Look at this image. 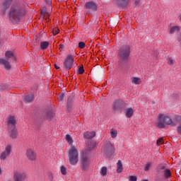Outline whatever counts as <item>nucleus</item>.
I'll list each match as a JSON object with an SVG mask.
<instances>
[{
  "mask_svg": "<svg viewBox=\"0 0 181 181\" xmlns=\"http://www.w3.org/2000/svg\"><path fill=\"white\" fill-rule=\"evenodd\" d=\"M65 139L71 146L68 151L69 162L70 165L74 166L78 163V150H77V147L73 146V138H71L70 134H66L65 136Z\"/></svg>",
  "mask_w": 181,
  "mask_h": 181,
  "instance_id": "1",
  "label": "nucleus"
},
{
  "mask_svg": "<svg viewBox=\"0 0 181 181\" xmlns=\"http://www.w3.org/2000/svg\"><path fill=\"white\" fill-rule=\"evenodd\" d=\"M25 13V8L21 6V4L16 3L13 4L11 11L9 13V20L13 22L16 19H19L22 15Z\"/></svg>",
  "mask_w": 181,
  "mask_h": 181,
  "instance_id": "2",
  "label": "nucleus"
},
{
  "mask_svg": "<svg viewBox=\"0 0 181 181\" xmlns=\"http://www.w3.org/2000/svg\"><path fill=\"white\" fill-rule=\"evenodd\" d=\"M131 54V47L129 45H124L119 49L118 59L119 63H127Z\"/></svg>",
  "mask_w": 181,
  "mask_h": 181,
  "instance_id": "3",
  "label": "nucleus"
},
{
  "mask_svg": "<svg viewBox=\"0 0 181 181\" xmlns=\"http://www.w3.org/2000/svg\"><path fill=\"white\" fill-rule=\"evenodd\" d=\"M165 125H170L171 127H175V122L172 118L169 117V116H164L163 114L158 115V122L156 123V127L160 128H165Z\"/></svg>",
  "mask_w": 181,
  "mask_h": 181,
  "instance_id": "4",
  "label": "nucleus"
},
{
  "mask_svg": "<svg viewBox=\"0 0 181 181\" xmlns=\"http://www.w3.org/2000/svg\"><path fill=\"white\" fill-rule=\"evenodd\" d=\"M90 166V154L83 152V156L81 158V170L83 171L87 170Z\"/></svg>",
  "mask_w": 181,
  "mask_h": 181,
  "instance_id": "5",
  "label": "nucleus"
},
{
  "mask_svg": "<svg viewBox=\"0 0 181 181\" xmlns=\"http://www.w3.org/2000/svg\"><path fill=\"white\" fill-rule=\"evenodd\" d=\"M74 63V57L73 55L69 54L66 57L64 62V66L66 67L68 70H70L71 67H73V64Z\"/></svg>",
  "mask_w": 181,
  "mask_h": 181,
  "instance_id": "6",
  "label": "nucleus"
},
{
  "mask_svg": "<svg viewBox=\"0 0 181 181\" xmlns=\"http://www.w3.org/2000/svg\"><path fill=\"white\" fill-rule=\"evenodd\" d=\"M11 151H12V147L11 146V145H8L7 146H6L5 151L2 152L0 155L1 160H5V159H6V158H8L9 155H11Z\"/></svg>",
  "mask_w": 181,
  "mask_h": 181,
  "instance_id": "7",
  "label": "nucleus"
},
{
  "mask_svg": "<svg viewBox=\"0 0 181 181\" xmlns=\"http://www.w3.org/2000/svg\"><path fill=\"white\" fill-rule=\"evenodd\" d=\"M104 149L105 153L107 155H112L115 152V148L114 146H112V144L110 142L107 143L105 145Z\"/></svg>",
  "mask_w": 181,
  "mask_h": 181,
  "instance_id": "8",
  "label": "nucleus"
},
{
  "mask_svg": "<svg viewBox=\"0 0 181 181\" xmlns=\"http://www.w3.org/2000/svg\"><path fill=\"white\" fill-rule=\"evenodd\" d=\"M26 179V174L25 173H21L16 171L14 173V181H23Z\"/></svg>",
  "mask_w": 181,
  "mask_h": 181,
  "instance_id": "9",
  "label": "nucleus"
},
{
  "mask_svg": "<svg viewBox=\"0 0 181 181\" xmlns=\"http://www.w3.org/2000/svg\"><path fill=\"white\" fill-rule=\"evenodd\" d=\"M26 156L29 160H36V152L31 148L27 150Z\"/></svg>",
  "mask_w": 181,
  "mask_h": 181,
  "instance_id": "10",
  "label": "nucleus"
},
{
  "mask_svg": "<svg viewBox=\"0 0 181 181\" xmlns=\"http://www.w3.org/2000/svg\"><path fill=\"white\" fill-rule=\"evenodd\" d=\"M8 128L11 129V128H15L16 125V119L13 116H9L7 120Z\"/></svg>",
  "mask_w": 181,
  "mask_h": 181,
  "instance_id": "11",
  "label": "nucleus"
},
{
  "mask_svg": "<svg viewBox=\"0 0 181 181\" xmlns=\"http://www.w3.org/2000/svg\"><path fill=\"white\" fill-rule=\"evenodd\" d=\"M85 8L86 9L95 11H97V4L94 1H88L85 4Z\"/></svg>",
  "mask_w": 181,
  "mask_h": 181,
  "instance_id": "12",
  "label": "nucleus"
},
{
  "mask_svg": "<svg viewBox=\"0 0 181 181\" xmlns=\"http://www.w3.org/2000/svg\"><path fill=\"white\" fill-rule=\"evenodd\" d=\"M0 64L4 66L5 70H11L12 67L8 59L4 58H0Z\"/></svg>",
  "mask_w": 181,
  "mask_h": 181,
  "instance_id": "13",
  "label": "nucleus"
},
{
  "mask_svg": "<svg viewBox=\"0 0 181 181\" xmlns=\"http://www.w3.org/2000/svg\"><path fill=\"white\" fill-rule=\"evenodd\" d=\"M124 114L127 118H132V115H134V108L127 107L124 110Z\"/></svg>",
  "mask_w": 181,
  "mask_h": 181,
  "instance_id": "14",
  "label": "nucleus"
},
{
  "mask_svg": "<svg viewBox=\"0 0 181 181\" xmlns=\"http://www.w3.org/2000/svg\"><path fill=\"white\" fill-rule=\"evenodd\" d=\"M95 136V132H86L83 134V137L86 139H92Z\"/></svg>",
  "mask_w": 181,
  "mask_h": 181,
  "instance_id": "15",
  "label": "nucleus"
},
{
  "mask_svg": "<svg viewBox=\"0 0 181 181\" xmlns=\"http://www.w3.org/2000/svg\"><path fill=\"white\" fill-rule=\"evenodd\" d=\"M9 133H10V136L13 139H15L16 136H18V131L16 130V128L13 127L11 129H8Z\"/></svg>",
  "mask_w": 181,
  "mask_h": 181,
  "instance_id": "16",
  "label": "nucleus"
},
{
  "mask_svg": "<svg viewBox=\"0 0 181 181\" xmlns=\"http://www.w3.org/2000/svg\"><path fill=\"white\" fill-rule=\"evenodd\" d=\"M121 105H122V101L116 100L113 103V106H112L114 111H118V110H119L121 108Z\"/></svg>",
  "mask_w": 181,
  "mask_h": 181,
  "instance_id": "17",
  "label": "nucleus"
},
{
  "mask_svg": "<svg viewBox=\"0 0 181 181\" xmlns=\"http://www.w3.org/2000/svg\"><path fill=\"white\" fill-rule=\"evenodd\" d=\"M5 56L7 60H9V59H13V60H16V57L15 56V54H13L12 51L6 52Z\"/></svg>",
  "mask_w": 181,
  "mask_h": 181,
  "instance_id": "18",
  "label": "nucleus"
},
{
  "mask_svg": "<svg viewBox=\"0 0 181 181\" xmlns=\"http://www.w3.org/2000/svg\"><path fill=\"white\" fill-rule=\"evenodd\" d=\"M113 2L122 5L123 6H127L129 4V0H113Z\"/></svg>",
  "mask_w": 181,
  "mask_h": 181,
  "instance_id": "19",
  "label": "nucleus"
},
{
  "mask_svg": "<svg viewBox=\"0 0 181 181\" xmlns=\"http://www.w3.org/2000/svg\"><path fill=\"white\" fill-rule=\"evenodd\" d=\"M132 84H136V86H139L141 83H142V80H141L140 78L138 77H132L131 78Z\"/></svg>",
  "mask_w": 181,
  "mask_h": 181,
  "instance_id": "20",
  "label": "nucleus"
},
{
  "mask_svg": "<svg viewBox=\"0 0 181 181\" xmlns=\"http://www.w3.org/2000/svg\"><path fill=\"white\" fill-rule=\"evenodd\" d=\"M117 173H121L122 170H124V168L122 167V163L120 160H119L117 163Z\"/></svg>",
  "mask_w": 181,
  "mask_h": 181,
  "instance_id": "21",
  "label": "nucleus"
},
{
  "mask_svg": "<svg viewBox=\"0 0 181 181\" xmlns=\"http://www.w3.org/2000/svg\"><path fill=\"white\" fill-rule=\"evenodd\" d=\"M12 1L13 0H5L3 3L4 5V8L5 10L8 9V8H9V6H11V4H12Z\"/></svg>",
  "mask_w": 181,
  "mask_h": 181,
  "instance_id": "22",
  "label": "nucleus"
},
{
  "mask_svg": "<svg viewBox=\"0 0 181 181\" xmlns=\"http://www.w3.org/2000/svg\"><path fill=\"white\" fill-rule=\"evenodd\" d=\"M179 30H180V28L177 25L172 27L170 29V35H173V33H176V32H179Z\"/></svg>",
  "mask_w": 181,
  "mask_h": 181,
  "instance_id": "23",
  "label": "nucleus"
},
{
  "mask_svg": "<svg viewBox=\"0 0 181 181\" xmlns=\"http://www.w3.org/2000/svg\"><path fill=\"white\" fill-rule=\"evenodd\" d=\"M49 47V42L44 41L40 43V49L42 50H45V49H47Z\"/></svg>",
  "mask_w": 181,
  "mask_h": 181,
  "instance_id": "24",
  "label": "nucleus"
},
{
  "mask_svg": "<svg viewBox=\"0 0 181 181\" xmlns=\"http://www.w3.org/2000/svg\"><path fill=\"white\" fill-rule=\"evenodd\" d=\"M25 103H30L31 101H33V95H28L25 97L24 99Z\"/></svg>",
  "mask_w": 181,
  "mask_h": 181,
  "instance_id": "25",
  "label": "nucleus"
},
{
  "mask_svg": "<svg viewBox=\"0 0 181 181\" xmlns=\"http://www.w3.org/2000/svg\"><path fill=\"white\" fill-rule=\"evenodd\" d=\"M164 176L168 179V177H170L172 176V173L170 172V170L169 169H165L164 170Z\"/></svg>",
  "mask_w": 181,
  "mask_h": 181,
  "instance_id": "26",
  "label": "nucleus"
},
{
  "mask_svg": "<svg viewBox=\"0 0 181 181\" xmlns=\"http://www.w3.org/2000/svg\"><path fill=\"white\" fill-rule=\"evenodd\" d=\"M107 167H103L100 169V175L101 176H106L107 175Z\"/></svg>",
  "mask_w": 181,
  "mask_h": 181,
  "instance_id": "27",
  "label": "nucleus"
},
{
  "mask_svg": "<svg viewBox=\"0 0 181 181\" xmlns=\"http://www.w3.org/2000/svg\"><path fill=\"white\" fill-rule=\"evenodd\" d=\"M60 170H61V173H62V175H67V169L66 168V167H64V166H63V165L61 166Z\"/></svg>",
  "mask_w": 181,
  "mask_h": 181,
  "instance_id": "28",
  "label": "nucleus"
},
{
  "mask_svg": "<svg viewBox=\"0 0 181 181\" xmlns=\"http://www.w3.org/2000/svg\"><path fill=\"white\" fill-rule=\"evenodd\" d=\"M156 145L160 146V145H163V138H160L156 141Z\"/></svg>",
  "mask_w": 181,
  "mask_h": 181,
  "instance_id": "29",
  "label": "nucleus"
},
{
  "mask_svg": "<svg viewBox=\"0 0 181 181\" xmlns=\"http://www.w3.org/2000/svg\"><path fill=\"white\" fill-rule=\"evenodd\" d=\"M168 63L172 66V64H175L176 63V61H175L174 59H173L172 58H168Z\"/></svg>",
  "mask_w": 181,
  "mask_h": 181,
  "instance_id": "30",
  "label": "nucleus"
},
{
  "mask_svg": "<svg viewBox=\"0 0 181 181\" xmlns=\"http://www.w3.org/2000/svg\"><path fill=\"white\" fill-rule=\"evenodd\" d=\"M151 163H146L145 167H144V171L148 172V170H149V169H151Z\"/></svg>",
  "mask_w": 181,
  "mask_h": 181,
  "instance_id": "31",
  "label": "nucleus"
},
{
  "mask_svg": "<svg viewBox=\"0 0 181 181\" xmlns=\"http://www.w3.org/2000/svg\"><path fill=\"white\" fill-rule=\"evenodd\" d=\"M78 47L79 49H84L86 47V43H84L83 42H80L78 43Z\"/></svg>",
  "mask_w": 181,
  "mask_h": 181,
  "instance_id": "32",
  "label": "nucleus"
},
{
  "mask_svg": "<svg viewBox=\"0 0 181 181\" xmlns=\"http://www.w3.org/2000/svg\"><path fill=\"white\" fill-rule=\"evenodd\" d=\"M112 138H117V134H118L116 130H113L111 132Z\"/></svg>",
  "mask_w": 181,
  "mask_h": 181,
  "instance_id": "33",
  "label": "nucleus"
},
{
  "mask_svg": "<svg viewBox=\"0 0 181 181\" xmlns=\"http://www.w3.org/2000/svg\"><path fill=\"white\" fill-rule=\"evenodd\" d=\"M129 181H136V180H138V177H136V176L131 175L129 177Z\"/></svg>",
  "mask_w": 181,
  "mask_h": 181,
  "instance_id": "34",
  "label": "nucleus"
},
{
  "mask_svg": "<svg viewBox=\"0 0 181 181\" xmlns=\"http://www.w3.org/2000/svg\"><path fill=\"white\" fill-rule=\"evenodd\" d=\"M83 73H84V67L82 65L78 69V74H83Z\"/></svg>",
  "mask_w": 181,
  "mask_h": 181,
  "instance_id": "35",
  "label": "nucleus"
},
{
  "mask_svg": "<svg viewBox=\"0 0 181 181\" xmlns=\"http://www.w3.org/2000/svg\"><path fill=\"white\" fill-rule=\"evenodd\" d=\"M64 99V93H61L58 95V100H59V101H62V100Z\"/></svg>",
  "mask_w": 181,
  "mask_h": 181,
  "instance_id": "36",
  "label": "nucleus"
},
{
  "mask_svg": "<svg viewBox=\"0 0 181 181\" xmlns=\"http://www.w3.org/2000/svg\"><path fill=\"white\" fill-rule=\"evenodd\" d=\"M46 12H47V10L46 9V7H42L41 14L42 15H46Z\"/></svg>",
  "mask_w": 181,
  "mask_h": 181,
  "instance_id": "37",
  "label": "nucleus"
},
{
  "mask_svg": "<svg viewBox=\"0 0 181 181\" xmlns=\"http://www.w3.org/2000/svg\"><path fill=\"white\" fill-rule=\"evenodd\" d=\"M177 134H179V135H181V123H180V125L177 127Z\"/></svg>",
  "mask_w": 181,
  "mask_h": 181,
  "instance_id": "38",
  "label": "nucleus"
},
{
  "mask_svg": "<svg viewBox=\"0 0 181 181\" xmlns=\"http://www.w3.org/2000/svg\"><path fill=\"white\" fill-rule=\"evenodd\" d=\"M52 33H53V35H58L59 29L58 28L53 29Z\"/></svg>",
  "mask_w": 181,
  "mask_h": 181,
  "instance_id": "39",
  "label": "nucleus"
},
{
  "mask_svg": "<svg viewBox=\"0 0 181 181\" xmlns=\"http://www.w3.org/2000/svg\"><path fill=\"white\" fill-rule=\"evenodd\" d=\"M135 5H139V0H134Z\"/></svg>",
  "mask_w": 181,
  "mask_h": 181,
  "instance_id": "40",
  "label": "nucleus"
},
{
  "mask_svg": "<svg viewBox=\"0 0 181 181\" xmlns=\"http://www.w3.org/2000/svg\"><path fill=\"white\" fill-rule=\"evenodd\" d=\"M54 67L57 70H59V69H60V67H59L57 64L54 65Z\"/></svg>",
  "mask_w": 181,
  "mask_h": 181,
  "instance_id": "41",
  "label": "nucleus"
},
{
  "mask_svg": "<svg viewBox=\"0 0 181 181\" xmlns=\"http://www.w3.org/2000/svg\"><path fill=\"white\" fill-rule=\"evenodd\" d=\"M67 105H68V108H71L70 103H69V101H68Z\"/></svg>",
  "mask_w": 181,
  "mask_h": 181,
  "instance_id": "42",
  "label": "nucleus"
},
{
  "mask_svg": "<svg viewBox=\"0 0 181 181\" xmlns=\"http://www.w3.org/2000/svg\"><path fill=\"white\" fill-rule=\"evenodd\" d=\"M180 21H181V14H180Z\"/></svg>",
  "mask_w": 181,
  "mask_h": 181,
  "instance_id": "43",
  "label": "nucleus"
},
{
  "mask_svg": "<svg viewBox=\"0 0 181 181\" xmlns=\"http://www.w3.org/2000/svg\"><path fill=\"white\" fill-rule=\"evenodd\" d=\"M141 181H148V180H142Z\"/></svg>",
  "mask_w": 181,
  "mask_h": 181,
  "instance_id": "44",
  "label": "nucleus"
},
{
  "mask_svg": "<svg viewBox=\"0 0 181 181\" xmlns=\"http://www.w3.org/2000/svg\"><path fill=\"white\" fill-rule=\"evenodd\" d=\"M1 168H0V175H1Z\"/></svg>",
  "mask_w": 181,
  "mask_h": 181,
  "instance_id": "45",
  "label": "nucleus"
},
{
  "mask_svg": "<svg viewBox=\"0 0 181 181\" xmlns=\"http://www.w3.org/2000/svg\"><path fill=\"white\" fill-rule=\"evenodd\" d=\"M49 16H50V15H48V16H47V18H49Z\"/></svg>",
  "mask_w": 181,
  "mask_h": 181,
  "instance_id": "46",
  "label": "nucleus"
},
{
  "mask_svg": "<svg viewBox=\"0 0 181 181\" xmlns=\"http://www.w3.org/2000/svg\"><path fill=\"white\" fill-rule=\"evenodd\" d=\"M51 177L53 178L52 175H51Z\"/></svg>",
  "mask_w": 181,
  "mask_h": 181,
  "instance_id": "47",
  "label": "nucleus"
},
{
  "mask_svg": "<svg viewBox=\"0 0 181 181\" xmlns=\"http://www.w3.org/2000/svg\"><path fill=\"white\" fill-rule=\"evenodd\" d=\"M51 177L53 178L52 175H51Z\"/></svg>",
  "mask_w": 181,
  "mask_h": 181,
  "instance_id": "48",
  "label": "nucleus"
}]
</instances>
